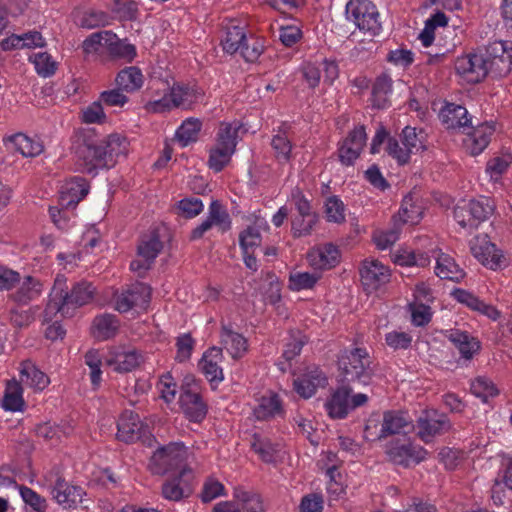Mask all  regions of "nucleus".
Listing matches in <instances>:
<instances>
[{
  "label": "nucleus",
  "instance_id": "e433bc0d",
  "mask_svg": "<svg viewBox=\"0 0 512 512\" xmlns=\"http://www.w3.org/2000/svg\"><path fill=\"white\" fill-rule=\"evenodd\" d=\"M117 87L123 92L132 93L143 85V75L139 68L130 66L122 69L115 79Z\"/></svg>",
  "mask_w": 512,
  "mask_h": 512
},
{
  "label": "nucleus",
  "instance_id": "cd10ccee",
  "mask_svg": "<svg viewBox=\"0 0 512 512\" xmlns=\"http://www.w3.org/2000/svg\"><path fill=\"white\" fill-rule=\"evenodd\" d=\"M307 258L314 269H331L339 262V251L333 244H325L310 251Z\"/></svg>",
  "mask_w": 512,
  "mask_h": 512
},
{
  "label": "nucleus",
  "instance_id": "6e6d98bb",
  "mask_svg": "<svg viewBox=\"0 0 512 512\" xmlns=\"http://www.w3.org/2000/svg\"><path fill=\"white\" fill-rule=\"evenodd\" d=\"M453 214L454 219L463 229L473 230L478 227L469 202L456 205Z\"/></svg>",
  "mask_w": 512,
  "mask_h": 512
},
{
  "label": "nucleus",
  "instance_id": "603ef678",
  "mask_svg": "<svg viewBox=\"0 0 512 512\" xmlns=\"http://www.w3.org/2000/svg\"><path fill=\"white\" fill-rule=\"evenodd\" d=\"M29 59L35 65L37 73L43 77L52 76L57 70V62L47 52L34 53Z\"/></svg>",
  "mask_w": 512,
  "mask_h": 512
},
{
  "label": "nucleus",
  "instance_id": "864d4df0",
  "mask_svg": "<svg viewBox=\"0 0 512 512\" xmlns=\"http://www.w3.org/2000/svg\"><path fill=\"white\" fill-rule=\"evenodd\" d=\"M320 279L319 273L295 272L289 276V288L293 291L312 289Z\"/></svg>",
  "mask_w": 512,
  "mask_h": 512
},
{
  "label": "nucleus",
  "instance_id": "e2e57ef3",
  "mask_svg": "<svg viewBox=\"0 0 512 512\" xmlns=\"http://www.w3.org/2000/svg\"><path fill=\"white\" fill-rule=\"evenodd\" d=\"M85 363L91 369L90 378L93 385L97 386L101 381L102 371L101 356L98 350L91 349L85 354Z\"/></svg>",
  "mask_w": 512,
  "mask_h": 512
},
{
  "label": "nucleus",
  "instance_id": "a211bd4d",
  "mask_svg": "<svg viewBox=\"0 0 512 512\" xmlns=\"http://www.w3.org/2000/svg\"><path fill=\"white\" fill-rule=\"evenodd\" d=\"M106 364L114 371L127 373L134 370L141 362V355L133 349L112 347L105 359Z\"/></svg>",
  "mask_w": 512,
  "mask_h": 512
},
{
  "label": "nucleus",
  "instance_id": "774afa93",
  "mask_svg": "<svg viewBox=\"0 0 512 512\" xmlns=\"http://www.w3.org/2000/svg\"><path fill=\"white\" fill-rule=\"evenodd\" d=\"M203 203L200 199L191 197L178 202V209L185 218H193L203 211Z\"/></svg>",
  "mask_w": 512,
  "mask_h": 512
},
{
  "label": "nucleus",
  "instance_id": "680f3d73",
  "mask_svg": "<svg viewBox=\"0 0 512 512\" xmlns=\"http://www.w3.org/2000/svg\"><path fill=\"white\" fill-rule=\"evenodd\" d=\"M20 495L23 501L36 512H45L47 503L45 498L26 486H20Z\"/></svg>",
  "mask_w": 512,
  "mask_h": 512
},
{
  "label": "nucleus",
  "instance_id": "0e129e2a",
  "mask_svg": "<svg viewBox=\"0 0 512 512\" xmlns=\"http://www.w3.org/2000/svg\"><path fill=\"white\" fill-rule=\"evenodd\" d=\"M402 143L411 153L424 149L422 136L416 132V128L406 126L402 131Z\"/></svg>",
  "mask_w": 512,
  "mask_h": 512
},
{
  "label": "nucleus",
  "instance_id": "8fccbe9b",
  "mask_svg": "<svg viewBox=\"0 0 512 512\" xmlns=\"http://www.w3.org/2000/svg\"><path fill=\"white\" fill-rule=\"evenodd\" d=\"M234 497L241 503L244 512H262L263 503L259 494L237 488Z\"/></svg>",
  "mask_w": 512,
  "mask_h": 512
},
{
  "label": "nucleus",
  "instance_id": "6ab92c4d",
  "mask_svg": "<svg viewBox=\"0 0 512 512\" xmlns=\"http://www.w3.org/2000/svg\"><path fill=\"white\" fill-rule=\"evenodd\" d=\"M117 438L125 443L139 440L145 433L143 423L138 414L133 411H124L117 423Z\"/></svg>",
  "mask_w": 512,
  "mask_h": 512
},
{
  "label": "nucleus",
  "instance_id": "2f4dec72",
  "mask_svg": "<svg viewBox=\"0 0 512 512\" xmlns=\"http://www.w3.org/2000/svg\"><path fill=\"white\" fill-rule=\"evenodd\" d=\"M222 357V349L213 347L204 353L199 365L205 377L210 382H220L223 380V371L219 366Z\"/></svg>",
  "mask_w": 512,
  "mask_h": 512
},
{
  "label": "nucleus",
  "instance_id": "ddd939ff",
  "mask_svg": "<svg viewBox=\"0 0 512 512\" xmlns=\"http://www.w3.org/2000/svg\"><path fill=\"white\" fill-rule=\"evenodd\" d=\"M151 300V288L145 283L136 282L123 291L117 298L115 308L125 313L132 308L145 309Z\"/></svg>",
  "mask_w": 512,
  "mask_h": 512
},
{
  "label": "nucleus",
  "instance_id": "a878e982",
  "mask_svg": "<svg viewBox=\"0 0 512 512\" xmlns=\"http://www.w3.org/2000/svg\"><path fill=\"white\" fill-rule=\"evenodd\" d=\"M52 495L58 504L64 508H75L82 502L84 491L79 486L70 485L64 479L58 478L52 488Z\"/></svg>",
  "mask_w": 512,
  "mask_h": 512
},
{
  "label": "nucleus",
  "instance_id": "9d476101",
  "mask_svg": "<svg viewBox=\"0 0 512 512\" xmlns=\"http://www.w3.org/2000/svg\"><path fill=\"white\" fill-rule=\"evenodd\" d=\"M194 474L191 468H182L180 472L164 481L161 494L166 500L180 501L193 493Z\"/></svg>",
  "mask_w": 512,
  "mask_h": 512
},
{
  "label": "nucleus",
  "instance_id": "f3484780",
  "mask_svg": "<svg viewBox=\"0 0 512 512\" xmlns=\"http://www.w3.org/2000/svg\"><path fill=\"white\" fill-rule=\"evenodd\" d=\"M66 284L64 277L57 276L52 288L50 299L44 309L43 317L45 322H51L58 313L62 317L71 316V308L63 294V286Z\"/></svg>",
  "mask_w": 512,
  "mask_h": 512
},
{
  "label": "nucleus",
  "instance_id": "49530a36",
  "mask_svg": "<svg viewBox=\"0 0 512 512\" xmlns=\"http://www.w3.org/2000/svg\"><path fill=\"white\" fill-rule=\"evenodd\" d=\"M398 215L402 223L416 224L421 219L422 207L416 204L411 194H408L402 200Z\"/></svg>",
  "mask_w": 512,
  "mask_h": 512
},
{
  "label": "nucleus",
  "instance_id": "72a5a7b5",
  "mask_svg": "<svg viewBox=\"0 0 512 512\" xmlns=\"http://www.w3.org/2000/svg\"><path fill=\"white\" fill-rule=\"evenodd\" d=\"M119 326L117 316L112 314L100 315L93 320L92 334L97 340L105 341L116 335Z\"/></svg>",
  "mask_w": 512,
  "mask_h": 512
},
{
  "label": "nucleus",
  "instance_id": "a18cd8bd",
  "mask_svg": "<svg viewBox=\"0 0 512 512\" xmlns=\"http://www.w3.org/2000/svg\"><path fill=\"white\" fill-rule=\"evenodd\" d=\"M22 387L17 381H9L3 397V408L9 411H20L24 405Z\"/></svg>",
  "mask_w": 512,
  "mask_h": 512
},
{
  "label": "nucleus",
  "instance_id": "412c9836",
  "mask_svg": "<svg viewBox=\"0 0 512 512\" xmlns=\"http://www.w3.org/2000/svg\"><path fill=\"white\" fill-rule=\"evenodd\" d=\"M413 429L414 425L407 413L401 411H386L383 413L379 438H386L401 433L407 434Z\"/></svg>",
  "mask_w": 512,
  "mask_h": 512
},
{
  "label": "nucleus",
  "instance_id": "4d7b16f0",
  "mask_svg": "<svg viewBox=\"0 0 512 512\" xmlns=\"http://www.w3.org/2000/svg\"><path fill=\"white\" fill-rule=\"evenodd\" d=\"M471 392L476 397L481 398L483 402H487L489 397L498 395V389L493 382L486 377H477L471 383Z\"/></svg>",
  "mask_w": 512,
  "mask_h": 512
},
{
  "label": "nucleus",
  "instance_id": "0eeeda50",
  "mask_svg": "<svg viewBox=\"0 0 512 512\" xmlns=\"http://www.w3.org/2000/svg\"><path fill=\"white\" fill-rule=\"evenodd\" d=\"M346 15L360 30L376 35L381 29L378 21L379 13L370 0H349L346 5Z\"/></svg>",
  "mask_w": 512,
  "mask_h": 512
},
{
  "label": "nucleus",
  "instance_id": "423d86ee",
  "mask_svg": "<svg viewBox=\"0 0 512 512\" xmlns=\"http://www.w3.org/2000/svg\"><path fill=\"white\" fill-rule=\"evenodd\" d=\"M486 47L462 55L455 61V70L469 83H479L488 75Z\"/></svg>",
  "mask_w": 512,
  "mask_h": 512
},
{
  "label": "nucleus",
  "instance_id": "4be33fe9",
  "mask_svg": "<svg viewBox=\"0 0 512 512\" xmlns=\"http://www.w3.org/2000/svg\"><path fill=\"white\" fill-rule=\"evenodd\" d=\"M180 404L185 416L190 421L200 423L206 417L207 405L195 389L183 390L180 395Z\"/></svg>",
  "mask_w": 512,
  "mask_h": 512
},
{
  "label": "nucleus",
  "instance_id": "7ed1b4c3",
  "mask_svg": "<svg viewBox=\"0 0 512 512\" xmlns=\"http://www.w3.org/2000/svg\"><path fill=\"white\" fill-rule=\"evenodd\" d=\"M241 128L239 123H221L216 144L210 149L208 166L214 172H221L230 162L237 145V134Z\"/></svg>",
  "mask_w": 512,
  "mask_h": 512
},
{
  "label": "nucleus",
  "instance_id": "f257e3e1",
  "mask_svg": "<svg viewBox=\"0 0 512 512\" xmlns=\"http://www.w3.org/2000/svg\"><path fill=\"white\" fill-rule=\"evenodd\" d=\"M128 145L127 138L120 134L100 139L94 129H84L75 134L72 149L78 168L96 175L99 169L114 167L118 158L127 154Z\"/></svg>",
  "mask_w": 512,
  "mask_h": 512
},
{
  "label": "nucleus",
  "instance_id": "a19ab883",
  "mask_svg": "<svg viewBox=\"0 0 512 512\" xmlns=\"http://www.w3.org/2000/svg\"><path fill=\"white\" fill-rule=\"evenodd\" d=\"M246 33L244 27L235 25L233 22L224 29V35L221 39V45L225 52L234 54L239 51L241 44L245 41Z\"/></svg>",
  "mask_w": 512,
  "mask_h": 512
},
{
  "label": "nucleus",
  "instance_id": "f03ea898",
  "mask_svg": "<svg viewBox=\"0 0 512 512\" xmlns=\"http://www.w3.org/2000/svg\"><path fill=\"white\" fill-rule=\"evenodd\" d=\"M338 382L359 388L369 385L375 374L372 359L364 348L343 351L338 357Z\"/></svg>",
  "mask_w": 512,
  "mask_h": 512
},
{
  "label": "nucleus",
  "instance_id": "393cba45",
  "mask_svg": "<svg viewBox=\"0 0 512 512\" xmlns=\"http://www.w3.org/2000/svg\"><path fill=\"white\" fill-rule=\"evenodd\" d=\"M253 413L257 420L268 421L277 417H283L285 410L279 395L269 391L259 399Z\"/></svg>",
  "mask_w": 512,
  "mask_h": 512
},
{
  "label": "nucleus",
  "instance_id": "37998d69",
  "mask_svg": "<svg viewBox=\"0 0 512 512\" xmlns=\"http://www.w3.org/2000/svg\"><path fill=\"white\" fill-rule=\"evenodd\" d=\"M8 140L14 145L16 151L24 157H35L43 152L41 142L33 140L22 133L9 136Z\"/></svg>",
  "mask_w": 512,
  "mask_h": 512
},
{
  "label": "nucleus",
  "instance_id": "5701e85b",
  "mask_svg": "<svg viewBox=\"0 0 512 512\" xmlns=\"http://www.w3.org/2000/svg\"><path fill=\"white\" fill-rule=\"evenodd\" d=\"M439 119L446 129H461L471 127V118L467 109L455 103H446L439 112Z\"/></svg>",
  "mask_w": 512,
  "mask_h": 512
},
{
  "label": "nucleus",
  "instance_id": "f704fd0d",
  "mask_svg": "<svg viewBox=\"0 0 512 512\" xmlns=\"http://www.w3.org/2000/svg\"><path fill=\"white\" fill-rule=\"evenodd\" d=\"M162 249L163 242L160 239L159 232L158 230L153 229L149 233L141 236L137 247V252L140 257L154 262Z\"/></svg>",
  "mask_w": 512,
  "mask_h": 512
},
{
  "label": "nucleus",
  "instance_id": "13d9d810",
  "mask_svg": "<svg viewBox=\"0 0 512 512\" xmlns=\"http://www.w3.org/2000/svg\"><path fill=\"white\" fill-rule=\"evenodd\" d=\"M251 448L264 462L273 461L276 448L269 439L262 438L260 435L254 434L251 442Z\"/></svg>",
  "mask_w": 512,
  "mask_h": 512
},
{
  "label": "nucleus",
  "instance_id": "39448f33",
  "mask_svg": "<svg viewBox=\"0 0 512 512\" xmlns=\"http://www.w3.org/2000/svg\"><path fill=\"white\" fill-rule=\"evenodd\" d=\"M354 387L339 383V386L326 403V409L330 417L335 419L345 418L351 410L365 405L368 401L366 394L357 393L351 395Z\"/></svg>",
  "mask_w": 512,
  "mask_h": 512
},
{
  "label": "nucleus",
  "instance_id": "c756f323",
  "mask_svg": "<svg viewBox=\"0 0 512 512\" xmlns=\"http://www.w3.org/2000/svg\"><path fill=\"white\" fill-rule=\"evenodd\" d=\"M446 337L459 350L461 356L465 359H471L480 349V343L471 337L467 332L459 329L447 331Z\"/></svg>",
  "mask_w": 512,
  "mask_h": 512
},
{
  "label": "nucleus",
  "instance_id": "6e6552de",
  "mask_svg": "<svg viewBox=\"0 0 512 512\" xmlns=\"http://www.w3.org/2000/svg\"><path fill=\"white\" fill-rule=\"evenodd\" d=\"M417 435L425 443H429L436 436L450 431L452 424L445 414L436 411H425L417 420Z\"/></svg>",
  "mask_w": 512,
  "mask_h": 512
},
{
  "label": "nucleus",
  "instance_id": "c85d7f7f",
  "mask_svg": "<svg viewBox=\"0 0 512 512\" xmlns=\"http://www.w3.org/2000/svg\"><path fill=\"white\" fill-rule=\"evenodd\" d=\"M453 296L458 302L466 305L472 310L480 312L492 320H497L500 317V311H498L494 306L486 304L477 296L464 289H455L453 291Z\"/></svg>",
  "mask_w": 512,
  "mask_h": 512
},
{
  "label": "nucleus",
  "instance_id": "de8ad7c7",
  "mask_svg": "<svg viewBox=\"0 0 512 512\" xmlns=\"http://www.w3.org/2000/svg\"><path fill=\"white\" fill-rule=\"evenodd\" d=\"M41 292V284L38 280L32 276H26L19 287V289L13 295L14 300L20 303H27L34 299Z\"/></svg>",
  "mask_w": 512,
  "mask_h": 512
},
{
  "label": "nucleus",
  "instance_id": "5fc2aeb1",
  "mask_svg": "<svg viewBox=\"0 0 512 512\" xmlns=\"http://www.w3.org/2000/svg\"><path fill=\"white\" fill-rule=\"evenodd\" d=\"M262 236L258 228L248 226L239 234V243L243 253L255 251L261 244Z\"/></svg>",
  "mask_w": 512,
  "mask_h": 512
},
{
  "label": "nucleus",
  "instance_id": "20e7f679",
  "mask_svg": "<svg viewBox=\"0 0 512 512\" xmlns=\"http://www.w3.org/2000/svg\"><path fill=\"white\" fill-rule=\"evenodd\" d=\"M187 449L182 443L172 442L159 447L151 456L149 470L154 475H165L189 468L186 465Z\"/></svg>",
  "mask_w": 512,
  "mask_h": 512
},
{
  "label": "nucleus",
  "instance_id": "09e8293b",
  "mask_svg": "<svg viewBox=\"0 0 512 512\" xmlns=\"http://www.w3.org/2000/svg\"><path fill=\"white\" fill-rule=\"evenodd\" d=\"M264 51V44L262 39L253 35L245 36V41L242 42L239 49L240 54L247 62H255Z\"/></svg>",
  "mask_w": 512,
  "mask_h": 512
},
{
  "label": "nucleus",
  "instance_id": "58836bf2",
  "mask_svg": "<svg viewBox=\"0 0 512 512\" xmlns=\"http://www.w3.org/2000/svg\"><path fill=\"white\" fill-rule=\"evenodd\" d=\"M393 81L391 77L382 73L379 75L372 87V105L377 109H384L388 103V96L392 92Z\"/></svg>",
  "mask_w": 512,
  "mask_h": 512
},
{
  "label": "nucleus",
  "instance_id": "dca6fc26",
  "mask_svg": "<svg viewBox=\"0 0 512 512\" xmlns=\"http://www.w3.org/2000/svg\"><path fill=\"white\" fill-rule=\"evenodd\" d=\"M389 460L395 465H400L405 468L411 465H417L426 458L427 451L418 445L410 442L402 444H394L387 450Z\"/></svg>",
  "mask_w": 512,
  "mask_h": 512
},
{
  "label": "nucleus",
  "instance_id": "3c124183",
  "mask_svg": "<svg viewBox=\"0 0 512 512\" xmlns=\"http://www.w3.org/2000/svg\"><path fill=\"white\" fill-rule=\"evenodd\" d=\"M472 209L473 216L478 226L488 220L494 213L495 205L490 198L482 197L480 199H473L469 201Z\"/></svg>",
  "mask_w": 512,
  "mask_h": 512
},
{
  "label": "nucleus",
  "instance_id": "2eb2a0df",
  "mask_svg": "<svg viewBox=\"0 0 512 512\" xmlns=\"http://www.w3.org/2000/svg\"><path fill=\"white\" fill-rule=\"evenodd\" d=\"M361 281L368 293L378 290L390 281V270L378 260H365L360 269Z\"/></svg>",
  "mask_w": 512,
  "mask_h": 512
},
{
  "label": "nucleus",
  "instance_id": "c9c22d12",
  "mask_svg": "<svg viewBox=\"0 0 512 512\" xmlns=\"http://www.w3.org/2000/svg\"><path fill=\"white\" fill-rule=\"evenodd\" d=\"M435 273L441 279L453 282H459L465 277L464 270L447 254H441L437 258Z\"/></svg>",
  "mask_w": 512,
  "mask_h": 512
},
{
  "label": "nucleus",
  "instance_id": "bf43d9fd",
  "mask_svg": "<svg viewBox=\"0 0 512 512\" xmlns=\"http://www.w3.org/2000/svg\"><path fill=\"white\" fill-rule=\"evenodd\" d=\"M271 146L275 157L280 162H288L291 157L292 144L284 134H277L272 138Z\"/></svg>",
  "mask_w": 512,
  "mask_h": 512
},
{
  "label": "nucleus",
  "instance_id": "9b49d317",
  "mask_svg": "<svg viewBox=\"0 0 512 512\" xmlns=\"http://www.w3.org/2000/svg\"><path fill=\"white\" fill-rule=\"evenodd\" d=\"M470 251L479 262L493 270L500 268L505 260L502 252L486 234L478 235L470 241Z\"/></svg>",
  "mask_w": 512,
  "mask_h": 512
},
{
  "label": "nucleus",
  "instance_id": "aec40b11",
  "mask_svg": "<svg viewBox=\"0 0 512 512\" xmlns=\"http://www.w3.org/2000/svg\"><path fill=\"white\" fill-rule=\"evenodd\" d=\"M295 391L303 398H310L319 387L327 385V377L318 367L308 368L305 373L294 380Z\"/></svg>",
  "mask_w": 512,
  "mask_h": 512
},
{
  "label": "nucleus",
  "instance_id": "052dcab7",
  "mask_svg": "<svg viewBox=\"0 0 512 512\" xmlns=\"http://www.w3.org/2000/svg\"><path fill=\"white\" fill-rule=\"evenodd\" d=\"M325 214L330 222H344L345 214L343 202L337 196L329 197L325 203Z\"/></svg>",
  "mask_w": 512,
  "mask_h": 512
},
{
  "label": "nucleus",
  "instance_id": "1a4fd4ad",
  "mask_svg": "<svg viewBox=\"0 0 512 512\" xmlns=\"http://www.w3.org/2000/svg\"><path fill=\"white\" fill-rule=\"evenodd\" d=\"M488 74L505 77L512 70V49L503 41H495L486 46Z\"/></svg>",
  "mask_w": 512,
  "mask_h": 512
},
{
  "label": "nucleus",
  "instance_id": "ea45409f",
  "mask_svg": "<svg viewBox=\"0 0 512 512\" xmlns=\"http://www.w3.org/2000/svg\"><path fill=\"white\" fill-rule=\"evenodd\" d=\"M20 380L24 384L43 390L49 383L48 376L40 371L31 361L21 363Z\"/></svg>",
  "mask_w": 512,
  "mask_h": 512
},
{
  "label": "nucleus",
  "instance_id": "bb28decb",
  "mask_svg": "<svg viewBox=\"0 0 512 512\" xmlns=\"http://www.w3.org/2000/svg\"><path fill=\"white\" fill-rule=\"evenodd\" d=\"M494 132L495 126L491 123H482L473 128V131L468 133L464 140L470 154L473 156L480 154L490 143Z\"/></svg>",
  "mask_w": 512,
  "mask_h": 512
},
{
  "label": "nucleus",
  "instance_id": "473e14b6",
  "mask_svg": "<svg viewBox=\"0 0 512 512\" xmlns=\"http://www.w3.org/2000/svg\"><path fill=\"white\" fill-rule=\"evenodd\" d=\"M220 337L221 343L234 359L242 357L248 349L246 338L227 325H222Z\"/></svg>",
  "mask_w": 512,
  "mask_h": 512
},
{
  "label": "nucleus",
  "instance_id": "f8f14e48",
  "mask_svg": "<svg viewBox=\"0 0 512 512\" xmlns=\"http://www.w3.org/2000/svg\"><path fill=\"white\" fill-rule=\"evenodd\" d=\"M198 91L185 85H174L171 88L169 97L151 103V110L155 113L165 112L171 107H190L198 99Z\"/></svg>",
  "mask_w": 512,
  "mask_h": 512
},
{
  "label": "nucleus",
  "instance_id": "69168bd1",
  "mask_svg": "<svg viewBox=\"0 0 512 512\" xmlns=\"http://www.w3.org/2000/svg\"><path fill=\"white\" fill-rule=\"evenodd\" d=\"M110 16L104 11L90 10L81 19V26L84 28H96L109 23Z\"/></svg>",
  "mask_w": 512,
  "mask_h": 512
},
{
  "label": "nucleus",
  "instance_id": "338daca9",
  "mask_svg": "<svg viewBox=\"0 0 512 512\" xmlns=\"http://www.w3.org/2000/svg\"><path fill=\"white\" fill-rule=\"evenodd\" d=\"M412 322L416 326H424L431 320L430 307L425 303L413 302L409 304Z\"/></svg>",
  "mask_w": 512,
  "mask_h": 512
},
{
  "label": "nucleus",
  "instance_id": "4468645a",
  "mask_svg": "<svg viewBox=\"0 0 512 512\" xmlns=\"http://www.w3.org/2000/svg\"><path fill=\"white\" fill-rule=\"evenodd\" d=\"M367 134L364 125L356 126L341 143L338 154L344 165H352L359 158L366 145Z\"/></svg>",
  "mask_w": 512,
  "mask_h": 512
},
{
  "label": "nucleus",
  "instance_id": "79ce46f5",
  "mask_svg": "<svg viewBox=\"0 0 512 512\" xmlns=\"http://www.w3.org/2000/svg\"><path fill=\"white\" fill-rule=\"evenodd\" d=\"M206 220L221 233H225L231 229L232 222L230 215L227 209L218 200L211 202Z\"/></svg>",
  "mask_w": 512,
  "mask_h": 512
},
{
  "label": "nucleus",
  "instance_id": "7c9ffc66",
  "mask_svg": "<svg viewBox=\"0 0 512 512\" xmlns=\"http://www.w3.org/2000/svg\"><path fill=\"white\" fill-rule=\"evenodd\" d=\"M63 294L66 295L65 299L70 308H76L90 303L95 294V287L90 282L81 281L75 283L71 291L66 290V285L63 286Z\"/></svg>",
  "mask_w": 512,
  "mask_h": 512
},
{
  "label": "nucleus",
  "instance_id": "c03bdc74",
  "mask_svg": "<svg viewBox=\"0 0 512 512\" xmlns=\"http://www.w3.org/2000/svg\"><path fill=\"white\" fill-rule=\"evenodd\" d=\"M201 128L202 122L199 119L189 118L185 120L176 131L177 141L182 147L196 142Z\"/></svg>",
  "mask_w": 512,
  "mask_h": 512
},
{
  "label": "nucleus",
  "instance_id": "b1692460",
  "mask_svg": "<svg viewBox=\"0 0 512 512\" xmlns=\"http://www.w3.org/2000/svg\"><path fill=\"white\" fill-rule=\"evenodd\" d=\"M89 192V183L82 177H75L62 187L60 204L62 207L74 208L86 197Z\"/></svg>",
  "mask_w": 512,
  "mask_h": 512
},
{
  "label": "nucleus",
  "instance_id": "4c0bfd02",
  "mask_svg": "<svg viewBox=\"0 0 512 512\" xmlns=\"http://www.w3.org/2000/svg\"><path fill=\"white\" fill-rule=\"evenodd\" d=\"M104 35L108 36V38H106V42H104V48L112 57L122 58L129 62L134 59L136 56V49L134 45L121 41L117 35L111 31Z\"/></svg>",
  "mask_w": 512,
  "mask_h": 512
}]
</instances>
